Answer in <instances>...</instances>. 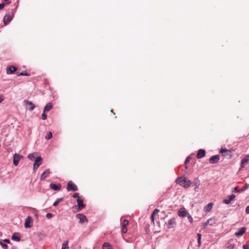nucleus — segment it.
<instances>
[{"label": "nucleus", "mask_w": 249, "mask_h": 249, "mask_svg": "<svg viewBox=\"0 0 249 249\" xmlns=\"http://www.w3.org/2000/svg\"><path fill=\"white\" fill-rule=\"evenodd\" d=\"M176 182L177 184H179L180 185L182 186L185 188H189L192 184L191 180L184 177H180L176 179Z\"/></svg>", "instance_id": "nucleus-1"}, {"label": "nucleus", "mask_w": 249, "mask_h": 249, "mask_svg": "<svg viewBox=\"0 0 249 249\" xmlns=\"http://www.w3.org/2000/svg\"><path fill=\"white\" fill-rule=\"evenodd\" d=\"M42 159L40 156H37L35 162L34 163L33 169L36 171L38 167L41 164Z\"/></svg>", "instance_id": "nucleus-2"}, {"label": "nucleus", "mask_w": 249, "mask_h": 249, "mask_svg": "<svg viewBox=\"0 0 249 249\" xmlns=\"http://www.w3.org/2000/svg\"><path fill=\"white\" fill-rule=\"evenodd\" d=\"M24 104L26 109H29L30 111L33 110L35 108V105L31 101L25 100Z\"/></svg>", "instance_id": "nucleus-3"}, {"label": "nucleus", "mask_w": 249, "mask_h": 249, "mask_svg": "<svg viewBox=\"0 0 249 249\" xmlns=\"http://www.w3.org/2000/svg\"><path fill=\"white\" fill-rule=\"evenodd\" d=\"M67 189L68 191H76L78 190V188L71 181H69L67 184Z\"/></svg>", "instance_id": "nucleus-4"}, {"label": "nucleus", "mask_w": 249, "mask_h": 249, "mask_svg": "<svg viewBox=\"0 0 249 249\" xmlns=\"http://www.w3.org/2000/svg\"><path fill=\"white\" fill-rule=\"evenodd\" d=\"M23 158V156L15 153L13 156V164L15 166H17L19 163V161Z\"/></svg>", "instance_id": "nucleus-5"}, {"label": "nucleus", "mask_w": 249, "mask_h": 249, "mask_svg": "<svg viewBox=\"0 0 249 249\" xmlns=\"http://www.w3.org/2000/svg\"><path fill=\"white\" fill-rule=\"evenodd\" d=\"M249 155H246L241 161V167L244 168L249 163Z\"/></svg>", "instance_id": "nucleus-6"}, {"label": "nucleus", "mask_w": 249, "mask_h": 249, "mask_svg": "<svg viewBox=\"0 0 249 249\" xmlns=\"http://www.w3.org/2000/svg\"><path fill=\"white\" fill-rule=\"evenodd\" d=\"M235 198V195L234 194H232L230 196H229L226 199H224L223 200V203L226 204H229L231 203L232 200H233Z\"/></svg>", "instance_id": "nucleus-7"}, {"label": "nucleus", "mask_w": 249, "mask_h": 249, "mask_svg": "<svg viewBox=\"0 0 249 249\" xmlns=\"http://www.w3.org/2000/svg\"><path fill=\"white\" fill-rule=\"evenodd\" d=\"M33 221V219L31 216H28L24 223V227L25 228H31L32 226V222Z\"/></svg>", "instance_id": "nucleus-8"}, {"label": "nucleus", "mask_w": 249, "mask_h": 249, "mask_svg": "<svg viewBox=\"0 0 249 249\" xmlns=\"http://www.w3.org/2000/svg\"><path fill=\"white\" fill-rule=\"evenodd\" d=\"M77 203L78 211H80L85 207V205L83 203V200L80 198L77 199Z\"/></svg>", "instance_id": "nucleus-9"}, {"label": "nucleus", "mask_w": 249, "mask_h": 249, "mask_svg": "<svg viewBox=\"0 0 249 249\" xmlns=\"http://www.w3.org/2000/svg\"><path fill=\"white\" fill-rule=\"evenodd\" d=\"M76 217L79 219V222L80 223H83L84 222L87 221V218L86 216L82 213H78L76 215Z\"/></svg>", "instance_id": "nucleus-10"}, {"label": "nucleus", "mask_w": 249, "mask_h": 249, "mask_svg": "<svg viewBox=\"0 0 249 249\" xmlns=\"http://www.w3.org/2000/svg\"><path fill=\"white\" fill-rule=\"evenodd\" d=\"M13 15H10L6 14L3 18V23L5 25L9 23L13 19Z\"/></svg>", "instance_id": "nucleus-11"}, {"label": "nucleus", "mask_w": 249, "mask_h": 249, "mask_svg": "<svg viewBox=\"0 0 249 249\" xmlns=\"http://www.w3.org/2000/svg\"><path fill=\"white\" fill-rule=\"evenodd\" d=\"M220 159V156L219 155H216L212 156L210 160L209 161L211 163H216L218 162L219 160Z\"/></svg>", "instance_id": "nucleus-12"}, {"label": "nucleus", "mask_w": 249, "mask_h": 249, "mask_svg": "<svg viewBox=\"0 0 249 249\" xmlns=\"http://www.w3.org/2000/svg\"><path fill=\"white\" fill-rule=\"evenodd\" d=\"M176 225L175 219L174 218H172L170 219L167 224V227L168 229H171L175 227Z\"/></svg>", "instance_id": "nucleus-13"}, {"label": "nucleus", "mask_w": 249, "mask_h": 249, "mask_svg": "<svg viewBox=\"0 0 249 249\" xmlns=\"http://www.w3.org/2000/svg\"><path fill=\"white\" fill-rule=\"evenodd\" d=\"M188 213L186 212V210L184 208H181L178 210V215L181 217H184L186 216Z\"/></svg>", "instance_id": "nucleus-14"}, {"label": "nucleus", "mask_w": 249, "mask_h": 249, "mask_svg": "<svg viewBox=\"0 0 249 249\" xmlns=\"http://www.w3.org/2000/svg\"><path fill=\"white\" fill-rule=\"evenodd\" d=\"M246 227H242L239 229V231L235 233V235L237 237L241 236L246 231Z\"/></svg>", "instance_id": "nucleus-15"}, {"label": "nucleus", "mask_w": 249, "mask_h": 249, "mask_svg": "<svg viewBox=\"0 0 249 249\" xmlns=\"http://www.w3.org/2000/svg\"><path fill=\"white\" fill-rule=\"evenodd\" d=\"M50 187L55 191H59L61 189V185L60 184H53V183H51L50 185Z\"/></svg>", "instance_id": "nucleus-16"}, {"label": "nucleus", "mask_w": 249, "mask_h": 249, "mask_svg": "<svg viewBox=\"0 0 249 249\" xmlns=\"http://www.w3.org/2000/svg\"><path fill=\"white\" fill-rule=\"evenodd\" d=\"M13 240L19 242L20 240V234L18 232H15L11 237Z\"/></svg>", "instance_id": "nucleus-17"}, {"label": "nucleus", "mask_w": 249, "mask_h": 249, "mask_svg": "<svg viewBox=\"0 0 249 249\" xmlns=\"http://www.w3.org/2000/svg\"><path fill=\"white\" fill-rule=\"evenodd\" d=\"M17 70V68L14 66H10L7 67L6 69V73L8 74H10L13 73L14 72L16 71Z\"/></svg>", "instance_id": "nucleus-18"}, {"label": "nucleus", "mask_w": 249, "mask_h": 249, "mask_svg": "<svg viewBox=\"0 0 249 249\" xmlns=\"http://www.w3.org/2000/svg\"><path fill=\"white\" fill-rule=\"evenodd\" d=\"M50 173V171L49 169L46 170L43 173H42L40 177V179L41 180H44L48 176Z\"/></svg>", "instance_id": "nucleus-19"}, {"label": "nucleus", "mask_w": 249, "mask_h": 249, "mask_svg": "<svg viewBox=\"0 0 249 249\" xmlns=\"http://www.w3.org/2000/svg\"><path fill=\"white\" fill-rule=\"evenodd\" d=\"M205 155V151L204 149H199L198 151V152L197 153V159H201L203 157H204Z\"/></svg>", "instance_id": "nucleus-20"}, {"label": "nucleus", "mask_w": 249, "mask_h": 249, "mask_svg": "<svg viewBox=\"0 0 249 249\" xmlns=\"http://www.w3.org/2000/svg\"><path fill=\"white\" fill-rule=\"evenodd\" d=\"M232 241H233V239H231L229 240V242L227 243V247L229 249H233L235 248V245L231 243V242Z\"/></svg>", "instance_id": "nucleus-21"}, {"label": "nucleus", "mask_w": 249, "mask_h": 249, "mask_svg": "<svg viewBox=\"0 0 249 249\" xmlns=\"http://www.w3.org/2000/svg\"><path fill=\"white\" fill-rule=\"evenodd\" d=\"M53 108V105L51 103H48L44 108V112L49 111Z\"/></svg>", "instance_id": "nucleus-22"}, {"label": "nucleus", "mask_w": 249, "mask_h": 249, "mask_svg": "<svg viewBox=\"0 0 249 249\" xmlns=\"http://www.w3.org/2000/svg\"><path fill=\"white\" fill-rule=\"evenodd\" d=\"M213 203L210 202L208 203L204 208V210L206 212H209L212 209Z\"/></svg>", "instance_id": "nucleus-23"}, {"label": "nucleus", "mask_w": 249, "mask_h": 249, "mask_svg": "<svg viewBox=\"0 0 249 249\" xmlns=\"http://www.w3.org/2000/svg\"><path fill=\"white\" fill-rule=\"evenodd\" d=\"M36 156H38L37 153H31L28 156V158H29V160H36Z\"/></svg>", "instance_id": "nucleus-24"}, {"label": "nucleus", "mask_w": 249, "mask_h": 249, "mask_svg": "<svg viewBox=\"0 0 249 249\" xmlns=\"http://www.w3.org/2000/svg\"><path fill=\"white\" fill-rule=\"evenodd\" d=\"M69 241H65L62 245L61 249H69V247L68 245Z\"/></svg>", "instance_id": "nucleus-25"}, {"label": "nucleus", "mask_w": 249, "mask_h": 249, "mask_svg": "<svg viewBox=\"0 0 249 249\" xmlns=\"http://www.w3.org/2000/svg\"><path fill=\"white\" fill-rule=\"evenodd\" d=\"M103 249H112L109 243H105L103 245Z\"/></svg>", "instance_id": "nucleus-26"}, {"label": "nucleus", "mask_w": 249, "mask_h": 249, "mask_svg": "<svg viewBox=\"0 0 249 249\" xmlns=\"http://www.w3.org/2000/svg\"><path fill=\"white\" fill-rule=\"evenodd\" d=\"M194 184L195 185V189H196V188H197L200 185V183H199V182L198 181V180L196 178L194 181Z\"/></svg>", "instance_id": "nucleus-27"}, {"label": "nucleus", "mask_w": 249, "mask_h": 249, "mask_svg": "<svg viewBox=\"0 0 249 249\" xmlns=\"http://www.w3.org/2000/svg\"><path fill=\"white\" fill-rule=\"evenodd\" d=\"M53 137V135L51 132H49L46 136H45V139L46 140H50Z\"/></svg>", "instance_id": "nucleus-28"}, {"label": "nucleus", "mask_w": 249, "mask_h": 249, "mask_svg": "<svg viewBox=\"0 0 249 249\" xmlns=\"http://www.w3.org/2000/svg\"><path fill=\"white\" fill-rule=\"evenodd\" d=\"M186 216H187V218H188V219L190 223H192L193 222V217H192V216L190 214V213H188L187 214V215H186Z\"/></svg>", "instance_id": "nucleus-29"}, {"label": "nucleus", "mask_w": 249, "mask_h": 249, "mask_svg": "<svg viewBox=\"0 0 249 249\" xmlns=\"http://www.w3.org/2000/svg\"><path fill=\"white\" fill-rule=\"evenodd\" d=\"M62 198H58L53 204V206H56L62 200Z\"/></svg>", "instance_id": "nucleus-30"}, {"label": "nucleus", "mask_w": 249, "mask_h": 249, "mask_svg": "<svg viewBox=\"0 0 249 249\" xmlns=\"http://www.w3.org/2000/svg\"><path fill=\"white\" fill-rule=\"evenodd\" d=\"M129 222L127 220H124L122 223V227H126L128 225Z\"/></svg>", "instance_id": "nucleus-31"}, {"label": "nucleus", "mask_w": 249, "mask_h": 249, "mask_svg": "<svg viewBox=\"0 0 249 249\" xmlns=\"http://www.w3.org/2000/svg\"><path fill=\"white\" fill-rule=\"evenodd\" d=\"M249 187V185L247 184H246L244 186H243L242 188L240 189V191L243 192L245 191Z\"/></svg>", "instance_id": "nucleus-32"}, {"label": "nucleus", "mask_w": 249, "mask_h": 249, "mask_svg": "<svg viewBox=\"0 0 249 249\" xmlns=\"http://www.w3.org/2000/svg\"><path fill=\"white\" fill-rule=\"evenodd\" d=\"M0 244L1 246V247L3 249H7V248H8V246L5 244V243H3V242H0Z\"/></svg>", "instance_id": "nucleus-33"}, {"label": "nucleus", "mask_w": 249, "mask_h": 249, "mask_svg": "<svg viewBox=\"0 0 249 249\" xmlns=\"http://www.w3.org/2000/svg\"><path fill=\"white\" fill-rule=\"evenodd\" d=\"M212 219H209L208 220H207L206 221V222H205V223H203V228H205L209 224V222Z\"/></svg>", "instance_id": "nucleus-34"}, {"label": "nucleus", "mask_w": 249, "mask_h": 249, "mask_svg": "<svg viewBox=\"0 0 249 249\" xmlns=\"http://www.w3.org/2000/svg\"><path fill=\"white\" fill-rule=\"evenodd\" d=\"M232 192L239 193V192H241V191H240V190L238 189V187H235L233 188V189L232 190Z\"/></svg>", "instance_id": "nucleus-35"}, {"label": "nucleus", "mask_w": 249, "mask_h": 249, "mask_svg": "<svg viewBox=\"0 0 249 249\" xmlns=\"http://www.w3.org/2000/svg\"><path fill=\"white\" fill-rule=\"evenodd\" d=\"M53 214L51 213H47L46 215V217L48 219L51 218Z\"/></svg>", "instance_id": "nucleus-36"}, {"label": "nucleus", "mask_w": 249, "mask_h": 249, "mask_svg": "<svg viewBox=\"0 0 249 249\" xmlns=\"http://www.w3.org/2000/svg\"><path fill=\"white\" fill-rule=\"evenodd\" d=\"M47 118V115L45 114V112L43 111V113L42 114V119L43 120H46Z\"/></svg>", "instance_id": "nucleus-37"}, {"label": "nucleus", "mask_w": 249, "mask_h": 249, "mask_svg": "<svg viewBox=\"0 0 249 249\" xmlns=\"http://www.w3.org/2000/svg\"><path fill=\"white\" fill-rule=\"evenodd\" d=\"M127 228L126 227H123L122 228V232L123 233H126L127 232Z\"/></svg>", "instance_id": "nucleus-38"}, {"label": "nucleus", "mask_w": 249, "mask_h": 249, "mask_svg": "<svg viewBox=\"0 0 249 249\" xmlns=\"http://www.w3.org/2000/svg\"><path fill=\"white\" fill-rule=\"evenodd\" d=\"M159 212V209H155V210L153 211V213H152V214L155 215L156 213H157Z\"/></svg>", "instance_id": "nucleus-39"}, {"label": "nucleus", "mask_w": 249, "mask_h": 249, "mask_svg": "<svg viewBox=\"0 0 249 249\" xmlns=\"http://www.w3.org/2000/svg\"><path fill=\"white\" fill-rule=\"evenodd\" d=\"M228 151V149H227L226 148H222L220 150V152L221 153L223 154V153L227 152Z\"/></svg>", "instance_id": "nucleus-40"}, {"label": "nucleus", "mask_w": 249, "mask_h": 249, "mask_svg": "<svg viewBox=\"0 0 249 249\" xmlns=\"http://www.w3.org/2000/svg\"><path fill=\"white\" fill-rule=\"evenodd\" d=\"M243 249H249V245L245 244L243 246Z\"/></svg>", "instance_id": "nucleus-41"}, {"label": "nucleus", "mask_w": 249, "mask_h": 249, "mask_svg": "<svg viewBox=\"0 0 249 249\" xmlns=\"http://www.w3.org/2000/svg\"><path fill=\"white\" fill-rule=\"evenodd\" d=\"M18 75H29V74L26 72H22L18 74Z\"/></svg>", "instance_id": "nucleus-42"}, {"label": "nucleus", "mask_w": 249, "mask_h": 249, "mask_svg": "<svg viewBox=\"0 0 249 249\" xmlns=\"http://www.w3.org/2000/svg\"><path fill=\"white\" fill-rule=\"evenodd\" d=\"M72 197H73V198H80V197H79V194H78V193H75V194H73V196H72Z\"/></svg>", "instance_id": "nucleus-43"}, {"label": "nucleus", "mask_w": 249, "mask_h": 249, "mask_svg": "<svg viewBox=\"0 0 249 249\" xmlns=\"http://www.w3.org/2000/svg\"><path fill=\"white\" fill-rule=\"evenodd\" d=\"M5 3H0V10L2 9L4 7V6H5Z\"/></svg>", "instance_id": "nucleus-44"}, {"label": "nucleus", "mask_w": 249, "mask_h": 249, "mask_svg": "<svg viewBox=\"0 0 249 249\" xmlns=\"http://www.w3.org/2000/svg\"><path fill=\"white\" fill-rule=\"evenodd\" d=\"M4 99L3 95H0V103H1Z\"/></svg>", "instance_id": "nucleus-45"}, {"label": "nucleus", "mask_w": 249, "mask_h": 249, "mask_svg": "<svg viewBox=\"0 0 249 249\" xmlns=\"http://www.w3.org/2000/svg\"><path fill=\"white\" fill-rule=\"evenodd\" d=\"M201 239H198V241H197V244H198V247H200L201 245Z\"/></svg>", "instance_id": "nucleus-46"}, {"label": "nucleus", "mask_w": 249, "mask_h": 249, "mask_svg": "<svg viewBox=\"0 0 249 249\" xmlns=\"http://www.w3.org/2000/svg\"><path fill=\"white\" fill-rule=\"evenodd\" d=\"M190 159L191 158L190 157H188L185 161V163L186 164L187 162H188L190 161Z\"/></svg>", "instance_id": "nucleus-47"}, {"label": "nucleus", "mask_w": 249, "mask_h": 249, "mask_svg": "<svg viewBox=\"0 0 249 249\" xmlns=\"http://www.w3.org/2000/svg\"><path fill=\"white\" fill-rule=\"evenodd\" d=\"M151 219L152 222H154V215L151 214Z\"/></svg>", "instance_id": "nucleus-48"}, {"label": "nucleus", "mask_w": 249, "mask_h": 249, "mask_svg": "<svg viewBox=\"0 0 249 249\" xmlns=\"http://www.w3.org/2000/svg\"><path fill=\"white\" fill-rule=\"evenodd\" d=\"M246 212L247 213H249V206H248L246 207Z\"/></svg>", "instance_id": "nucleus-49"}, {"label": "nucleus", "mask_w": 249, "mask_h": 249, "mask_svg": "<svg viewBox=\"0 0 249 249\" xmlns=\"http://www.w3.org/2000/svg\"><path fill=\"white\" fill-rule=\"evenodd\" d=\"M197 236L198 237V239H201V234L200 233H197Z\"/></svg>", "instance_id": "nucleus-50"}, {"label": "nucleus", "mask_w": 249, "mask_h": 249, "mask_svg": "<svg viewBox=\"0 0 249 249\" xmlns=\"http://www.w3.org/2000/svg\"><path fill=\"white\" fill-rule=\"evenodd\" d=\"M4 242H5L6 243H9L10 241L9 239H5V240H4Z\"/></svg>", "instance_id": "nucleus-51"}, {"label": "nucleus", "mask_w": 249, "mask_h": 249, "mask_svg": "<svg viewBox=\"0 0 249 249\" xmlns=\"http://www.w3.org/2000/svg\"><path fill=\"white\" fill-rule=\"evenodd\" d=\"M5 1L7 2L6 4H8L10 3V1H9V0H4Z\"/></svg>", "instance_id": "nucleus-52"}]
</instances>
